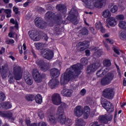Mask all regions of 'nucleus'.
<instances>
[{"instance_id": "nucleus-1", "label": "nucleus", "mask_w": 126, "mask_h": 126, "mask_svg": "<svg viewBox=\"0 0 126 126\" xmlns=\"http://www.w3.org/2000/svg\"><path fill=\"white\" fill-rule=\"evenodd\" d=\"M81 69H83V65L80 63L72 65L62 75L61 78L62 84L67 83L70 79L78 78V75L81 73Z\"/></svg>"}, {"instance_id": "nucleus-2", "label": "nucleus", "mask_w": 126, "mask_h": 126, "mask_svg": "<svg viewBox=\"0 0 126 126\" xmlns=\"http://www.w3.org/2000/svg\"><path fill=\"white\" fill-rule=\"evenodd\" d=\"M86 4L87 8H102L103 5L106 4V0H83Z\"/></svg>"}, {"instance_id": "nucleus-3", "label": "nucleus", "mask_w": 126, "mask_h": 126, "mask_svg": "<svg viewBox=\"0 0 126 126\" xmlns=\"http://www.w3.org/2000/svg\"><path fill=\"white\" fill-rule=\"evenodd\" d=\"M35 24L37 27L38 28H41V29H44L46 28V26H50L52 27L54 26V19L48 20L47 22H46L43 20L41 18H36L35 19Z\"/></svg>"}, {"instance_id": "nucleus-4", "label": "nucleus", "mask_w": 126, "mask_h": 126, "mask_svg": "<svg viewBox=\"0 0 126 126\" xmlns=\"http://www.w3.org/2000/svg\"><path fill=\"white\" fill-rule=\"evenodd\" d=\"M45 19L48 20L50 19H53L55 23H60L62 21V14L60 13H54L52 11H48L45 16Z\"/></svg>"}, {"instance_id": "nucleus-5", "label": "nucleus", "mask_w": 126, "mask_h": 126, "mask_svg": "<svg viewBox=\"0 0 126 126\" xmlns=\"http://www.w3.org/2000/svg\"><path fill=\"white\" fill-rule=\"evenodd\" d=\"M115 78V75L112 72L107 73L105 76L101 79V84L102 85H108L112 82Z\"/></svg>"}, {"instance_id": "nucleus-6", "label": "nucleus", "mask_w": 126, "mask_h": 126, "mask_svg": "<svg viewBox=\"0 0 126 126\" xmlns=\"http://www.w3.org/2000/svg\"><path fill=\"white\" fill-rule=\"evenodd\" d=\"M101 105L104 109L106 110L108 113H112V112H114V110H115L114 109V105H113V104L105 98L102 99Z\"/></svg>"}, {"instance_id": "nucleus-7", "label": "nucleus", "mask_w": 126, "mask_h": 126, "mask_svg": "<svg viewBox=\"0 0 126 126\" xmlns=\"http://www.w3.org/2000/svg\"><path fill=\"white\" fill-rule=\"evenodd\" d=\"M76 14H77V11H76L75 9L72 8L69 12V15L67 17L68 20H69L72 23H73L75 25L78 23Z\"/></svg>"}, {"instance_id": "nucleus-8", "label": "nucleus", "mask_w": 126, "mask_h": 126, "mask_svg": "<svg viewBox=\"0 0 126 126\" xmlns=\"http://www.w3.org/2000/svg\"><path fill=\"white\" fill-rule=\"evenodd\" d=\"M114 95L115 92H114V90L111 88H106L103 90L102 93V96L104 98L109 100H112Z\"/></svg>"}, {"instance_id": "nucleus-9", "label": "nucleus", "mask_w": 126, "mask_h": 126, "mask_svg": "<svg viewBox=\"0 0 126 126\" xmlns=\"http://www.w3.org/2000/svg\"><path fill=\"white\" fill-rule=\"evenodd\" d=\"M32 76L33 77V79H34L35 81L37 83H40V82H42L43 81V78H45L46 77V75H43L42 76L39 73L38 70L36 68H34L32 70Z\"/></svg>"}, {"instance_id": "nucleus-10", "label": "nucleus", "mask_w": 126, "mask_h": 126, "mask_svg": "<svg viewBox=\"0 0 126 126\" xmlns=\"http://www.w3.org/2000/svg\"><path fill=\"white\" fill-rule=\"evenodd\" d=\"M14 78L16 80H20L22 77L23 71L21 70V67L19 66H16L14 67L13 72Z\"/></svg>"}, {"instance_id": "nucleus-11", "label": "nucleus", "mask_w": 126, "mask_h": 126, "mask_svg": "<svg viewBox=\"0 0 126 126\" xmlns=\"http://www.w3.org/2000/svg\"><path fill=\"white\" fill-rule=\"evenodd\" d=\"M100 65H101V63L99 61L94 64L90 65L87 69V73L88 74H91V73L97 70V69L100 67Z\"/></svg>"}, {"instance_id": "nucleus-12", "label": "nucleus", "mask_w": 126, "mask_h": 126, "mask_svg": "<svg viewBox=\"0 0 126 126\" xmlns=\"http://www.w3.org/2000/svg\"><path fill=\"white\" fill-rule=\"evenodd\" d=\"M40 53L44 59L46 60H52L54 57V53L51 50L48 49H41Z\"/></svg>"}, {"instance_id": "nucleus-13", "label": "nucleus", "mask_w": 126, "mask_h": 126, "mask_svg": "<svg viewBox=\"0 0 126 126\" xmlns=\"http://www.w3.org/2000/svg\"><path fill=\"white\" fill-rule=\"evenodd\" d=\"M113 119V116L111 114H105L104 115H101L99 117V120L103 124H107L109 122H111Z\"/></svg>"}, {"instance_id": "nucleus-14", "label": "nucleus", "mask_w": 126, "mask_h": 126, "mask_svg": "<svg viewBox=\"0 0 126 126\" xmlns=\"http://www.w3.org/2000/svg\"><path fill=\"white\" fill-rule=\"evenodd\" d=\"M64 117H65L64 116V110L62 106H59L56 113V118H57L58 121L60 122V121L64 118Z\"/></svg>"}, {"instance_id": "nucleus-15", "label": "nucleus", "mask_w": 126, "mask_h": 126, "mask_svg": "<svg viewBox=\"0 0 126 126\" xmlns=\"http://www.w3.org/2000/svg\"><path fill=\"white\" fill-rule=\"evenodd\" d=\"M52 100L53 104H54V105H56L57 106L61 105V103H62V98H61V96H60V94H54L52 96Z\"/></svg>"}, {"instance_id": "nucleus-16", "label": "nucleus", "mask_w": 126, "mask_h": 126, "mask_svg": "<svg viewBox=\"0 0 126 126\" xmlns=\"http://www.w3.org/2000/svg\"><path fill=\"white\" fill-rule=\"evenodd\" d=\"M74 115L79 118L83 115V108L80 106H77L74 109Z\"/></svg>"}, {"instance_id": "nucleus-17", "label": "nucleus", "mask_w": 126, "mask_h": 126, "mask_svg": "<svg viewBox=\"0 0 126 126\" xmlns=\"http://www.w3.org/2000/svg\"><path fill=\"white\" fill-rule=\"evenodd\" d=\"M58 122L61 124V125H65V126H70L72 125V120L69 118H66L65 117L61 119V120H60Z\"/></svg>"}, {"instance_id": "nucleus-18", "label": "nucleus", "mask_w": 126, "mask_h": 126, "mask_svg": "<svg viewBox=\"0 0 126 126\" xmlns=\"http://www.w3.org/2000/svg\"><path fill=\"white\" fill-rule=\"evenodd\" d=\"M24 78L28 85H32L33 84V79H32V77H31V75L29 74L27 75L26 74V72H24Z\"/></svg>"}, {"instance_id": "nucleus-19", "label": "nucleus", "mask_w": 126, "mask_h": 126, "mask_svg": "<svg viewBox=\"0 0 126 126\" xmlns=\"http://www.w3.org/2000/svg\"><path fill=\"white\" fill-rule=\"evenodd\" d=\"M79 46L81 47L80 49V51L82 52V51H84V50H86L87 48L89 47V41H84L81 42L79 43Z\"/></svg>"}, {"instance_id": "nucleus-20", "label": "nucleus", "mask_w": 126, "mask_h": 126, "mask_svg": "<svg viewBox=\"0 0 126 126\" xmlns=\"http://www.w3.org/2000/svg\"><path fill=\"white\" fill-rule=\"evenodd\" d=\"M61 72L60 70L57 68H53L50 70V74L51 76L53 77V78H57L60 76Z\"/></svg>"}, {"instance_id": "nucleus-21", "label": "nucleus", "mask_w": 126, "mask_h": 126, "mask_svg": "<svg viewBox=\"0 0 126 126\" xmlns=\"http://www.w3.org/2000/svg\"><path fill=\"white\" fill-rule=\"evenodd\" d=\"M56 9H57L58 11H60L59 12H58V13H60L61 15H63V14L64 13V12L66 11V8H65V6L62 4L57 5Z\"/></svg>"}, {"instance_id": "nucleus-22", "label": "nucleus", "mask_w": 126, "mask_h": 126, "mask_svg": "<svg viewBox=\"0 0 126 126\" xmlns=\"http://www.w3.org/2000/svg\"><path fill=\"white\" fill-rule=\"evenodd\" d=\"M59 80L57 79H52L48 83V85L50 87H51V89H54V88L58 87V85H59Z\"/></svg>"}, {"instance_id": "nucleus-23", "label": "nucleus", "mask_w": 126, "mask_h": 126, "mask_svg": "<svg viewBox=\"0 0 126 126\" xmlns=\"http://www.w3.org/2000/svg\"><path fill=\"white\" fill-rule=\"evenodd\" d=\"M61 94L64 97H70L71 95H72V90L68 89H64L62 91Z\"/></svg>"}, {"instance_id": "nucleus-24", "label": "nucleus", "mask_w": 126, "mask_h": 126, "mask_svg": "<svg viewBox=\"0 0 126 126\" xmlns=\"http://www.w3.org/2000/svg\"><path fill=\"white\" fill-rule=\"evenodd\" d=\"M106 22L111 27H115V26L117 25V21H116V19L113 17L107 18Z\"/></svg>"}, {"instance_id": "nucleus-25", "label": "nucleus", "mask_w": 126, "mask_h": 126, "mask_svg": "<svg viewBox=\"0 0 126 126\" xmlns=\"http://www.w3.org/2000/svg\"><path fill=\"white\" fill-rule=\"evenodd\" d=\"M90 107L89 106H86L84 108V119H88V117H89L90 115Z\"/></svg>"}, {"instance_id": "nucleus-26", "label": "nucleus", "mask_w": 126, "mask_h": 126, "mask_svg": "<svg viewBox=\"0 0 126 126\" xmlns=\"http://www.w3.org/2000/svg\"><path fill=\"white\" fill-rule=\"evenodd\" d=\"M108 71H109V68L108 67L105 68L103 71H102V69H100L97 72L96 75L98 77H102Z\"/></svg>"}, {"instance_id": "nucleus-27", "label": "nucleus", "mask_w": 126, "mask_h": 126, "mask_svg": "<svg viewBox=\"0 0 126 126\" xmlns=\"http://www.w3.org/2000/svg\"><path fill=\"white\" fill-rule=\"evenodd\" d=\"M118 6L115 5H113V4H110L109 6V9L111 12L113 13H115V12H117L118 11Z\"/></svg>"}, {"instance_id": "nucleus-28", "label": "nucleus", "mask_w": 126, "mask_h": 126, "mask_svg": "<svg viewBox=\"0 0 126 126\" xmlns=\"http://www.w3.org/2000/svg\"><path fill=\"white\" fill-rule=\"evenodd\" d=\"M34 99L37 104H41L42 102H43V98L41 94H38L36 96L34 95Z\"/></svg>"}, {"instance_id": "nucleus-29", "label": "nucleus", "mask_w": 126, "mask_h": 126, "mask_svg": "<svg viewBox=\"0 0 126 126\" xmlns=\"http://www.w3.org/2000/svg\"><path fill=\"white\" fill-rule=\"evenodd\" d=\"M29 35L31 39L33 40L35 38V36H37V35H38V32L34 30L30 31L29 32Z\"/></svg>"}, {"instance_id": "nucleus-30", "label": "nucleus", "mask_w": 126, "mask_h": 126, "mask_svg": "<svg viewBox=\"0 0 126 126\" xmlns=\"http://www.w3.org/2000/svg\"><path fill=\"white\" fill-rule=\"evenodd\" d=\"M0 106H1L2 108L6 109V110H7L8 109H10V108L12 107V106L8 102L1 103Z\"/></svg>"}, {"instance_id": "nucleus-31", "label": "nucleus", "mask_w": 126, "mask_h": 126, "mask_svg": "<svg viewBox=\"0 0 126 126\" xmlns=\"http://www.w3.org/2000/svg\"><path fill=\"white\" fill-rule=\"evenodd\" d=\"M4 117L3 118H7V119H11V120H13L12 118V113L10 112V111H6L4 113Z\"/></svg>"}, {"instance_id": "nucleus-32", "label": "nucleus", "mask_w": 126, "mask_h": 126, "mask_svg": "<svg viewBox=\"0 0 126 126\" xmlns=\"http://www.w3.org/2000/svg\"><path fill=\"white\" fill-rule=\"evenodd\" d=\"M102 16L104 18H107V17H110L111 16V12L109 9H106L103 11L102 13Z\"/></svg>"}, {"instance_id": "nucleus-33", "label": "nucleus", "mask_w": 126, "mask_h": 126, "mask_svg": "<svg viewBox=\"0 0 126 126\" xmlns=\"http://www.w3.org/2000/svg\"><path fill=\"white\" fill-rule=\"evenodd\" d=\"M50 66V64L49 63H44V64L40 67V69L43 70V71H46L49 69Z\"/></svg>"}, {"instance_id": "nucleus-34", "label": "nucleus", "mask_w": 126, "mask_h": 126, "mask_svg": "<svg viewBox=\"0 0 126 126\" xmlns=\"http://www.w3.org/2000/svg\"><path fill=\"white\" fill-rule=\"evenodd\" d=\"M83 123H84L83 119L80 118L76 120L75 126H83Z\"/></svg>"}, {"instance_id": "nucleus-35", "label": "nucleus", "mask_w": 126, "mask_h": 126, "mask_svg": "<svg viewBox=\"0 0 126 126\" xmlns=\"http://www.w3.org/2000/svg\"><path fill=\"white\" fill-rule=\"evenodd\" d=\"M26 99L27 101H33L35 99V95L33 94H28L26 95Z\"/></svg>"}, {"instance_id": "nucleus-36", "label": "nucleus", "mask_w": 126, "mask_h": 126, "mask_svg": "<svg viewBox=\"0 0 126 126\" xmlns=\"http://www.w3.org/2000/svg\"><path fill=\"white\" fill-rule=\"evenodd\" d=\"M49 123L51 124V125H56V124H57L56 118L53 116H51L50 117H49Z\"/></svg>"}, {"instance_id": "nucleus-37", "label": "nucleus", "mask_w": 126, "mask_h": 126, "mask_svg": "<svg viewBox=\"0 0 126 126\" xmlns=\"http://www.w3.org/2000/svg\"><path fill=\"white\" fill-rule=\"evenodd\" d=\"M112 63H111V61L110 60H104L103 61V65L106 66V67H109L111 66Z\"/></svg>"}, {"instance_id": "nucleus-38", "label": "nucleus", "mask_w": 126, "mask_h": 126, "mask_svg": "<svg viewBox=\"0 0 126 126\" xmlns=\"http://www.w3.org/2000/svg\"><path fill=\"white\" fill-rule=\"evenodd\" d=\"M88 30H87V29L86 28H84L81 30V34L84 36L88 35Z\"/></svg>"}, {"instance_id": "nucleus-39", "label": "nucleus", "mask_w": 126, "mask_h": 126, "mask_svg": "<svg viewBox=\"0 0 126 126\" xmlns=\"http://www.w3.org/2000/svg\"><path fill=\"white\" fill-rule=\"evenodd\" d=\"M37 65H39V66H40V67L44 65V64H45V61H44V60H42V59H38L36 61V62Z\"/></svg>"}, {"instance_id": "nucleus-40", "label": "nucleus", "mask_w": 126, "mask_h": 126, "mask_svg": "<svg viewBox=\"0 0 126 126\" xmlns=\"http://www.w3.org/2000/svg\"><path fill=\"white\" fill-rule=\"evenodd\" d=\"M4 12L7 14L6 17L7 18H9V17H11V10L9 9H6L4 10Z\"/></svg>"}, {"instance_id": "nucleus-41", "label": "nucleus", "mask_w": 126, "mask_h": 126, "mask_svg": "<svg viewBox=\"0 0 126 126\" xmlns=\"http://www.w3.org/2000/svg\"><path fill=\"white\" fill-rule=\"evenodd\" d=\"M119 27L122 29H126V22L123 21L120 22L119 24Z\"/></svg>"}, {"instance_id": "nucleus-42", "label": "nucleus", "mask_w": 126, "mask_h": 126, "mask_svg": "<svg viewBox=\"0 0 126 126\" xmlns=\"http://www.w3.org/2000/svg\"><path fill=\"white\" fill-rule=\"evenodd\" d=\"M81 63L83 64V65H85L88 64V59L86 58H83L81 59Z\"/></svg>"}, {"instance_id": "nucleus-43", "label": "nucleus", "mask_w": 126, "mask_h": 126, "mask_svg": "<svg viewBox=\"0 0 126 126\" xmlns=\"http://www.w3.org/2000/svg\"><path fill=\"white\" fill-rule=\"evenodd\" d=\"M103 54V52L101 50H97L94 54V56L96 57V58H99L101 56V55Z\"/></svg>"}, {"instance_id": "nucleus-44", "label": "nucleus", "mask_w": 126, "mask_h": 126, "mask_svg": "<svg viewBox=\"0 0 126 126\" xmlns=\"http://www.w3.org/2000/svg\"><path fill=\"white\" fill-rule=\"evenodd\" d=\"M1 76L2 78H6L7 76V72L6 71H4V70L3 69L1 73Z\"/></svg>"}, {"instance_id": "nucleus-45", "label": "nucleus", "mask_w": 126, "mask_h": 126, "mask_svg": "<svg viewBox=\"0 0 126 126\" xmlns=\"http://www.w3.org/2000/svg\"><path fill=\"white\" fill-rule=\"evenodd\" d=\"M120 36L121 39H126V31L122 32L120 33Z\"/></svg>"}, {"instance_id": "nucleus-46", "label": "nucleus", "mask_w": 126, "mask_h": 126, "mask_svg": "<svg viewBox=\"0 0 126 126\" xmlns=\"http://www.w3.org/2000/svg\"><path fill=\"white\" fill-rule=\"evenodd\" d=\"M8 77H9L8 81L9 83H13L14 82V79L13 78L12 75L10 74H9Z\"/></svg>"}, {"instance_id": "nucleus-47", "label": "nucleus", "mask_w": 126, "mask_h": 126, "mask_svg": "<svg viewBox=\"0 0 126 126\" xmlns=\"http://www.w3.org/2000/svg\"><path fill=\"white\" fill-rule=\"evenodd\" d=\"M44 46H45V43L43 42L38 43L36 45V48L37 49H42V48H43Z\"/></svg>"}, {"instance_id": "nucleus-48", "label": "nucleus", "mask_w": 126, "mask_h": 126, "mask_svg": "<svg viewBox=\"0 0 126 126\" xmlns=\"http://www.w3.org/2000/svg\"><path fill=\"white\" fill-rule=\"evenodd\" d=\"M5 99V95L4 93H0V102H2V101H4Z\"/></svg>"}, {"instance_id": "nucleus-49", "label": "nucleus", "mask_w": 126, "mask_h": 126, "mask_svg": "<svg viewBox=\"0 0 126 126\" xmlns=\"http://www.w3.org/2000/svg\"><path fill=\"white\" fill-rule=\"evenodd\" d=\"M116 18L118 20H124L125 19V16L124 15H118L116 16Z\"/></svg>"}, {"instance_id": "nucleus-50", "label": "nucleus", "mask_w": 126, "mask_h": 126, "mask_svg": "<svg viewBox=\"0 0 126 126\" xmlns=\"http://www.w3.org/2000/svg\"><path fill=\"white\" fill-rule=\"evenodd\" d=\"M36 10L40 13H42V12H44V11H45V9L41 7H36Z\"/></svg>"}, {"instance_id": "nucleus-51", "label": "nucleus", "mask_w": 126, "mask_h": 126, "mask_svg": "<svg viewBox=\"0 0 126 126\" xmlns=\"http://www.w3.org/2000/svg\"><path fill=\"white\" fill-rule=\"evenodd\" d=\"M95 28L97 30H99L100 29V28L102 26V23H99V24L98 23H95Z\"/></svg>"}, {"instance_id": "nucleus-52", "label": "nucleus", "mask_w": 126, "mask_h": 126, "mask_svg": "<svg viewBox=\"0 0 126 126\" xmlns=\"http://www.w3.org/2000/svg\"><path fill=\"white\" fill-rule=\"evenodd\" d=\"M113 50L118 55H120V51L119 50V49L116 47H113Z\"/></svg>"}, {"instance_id": "nucleus-53", "label": "nucleus", "mask_w": 126, "mask_h": 126, "mask_svg": "<svg viewBox=\"0 0 126 126\" xmlns=\"http://www.w3.org/2000/svg\"><path fill=\"white\" fill-rule=\"evenodd\" d=\"M80 95L81 96H84L86 94V90L85 89H83L80 92Z\"/></svg>"}, {"instance_id": "nucleus-54", "label": "nucleus", "mask_w": 126, "mask_h": 126, "mask_svg": "<svg viewBox=\"0 0 126 126\" xmlns=\"http://www.w3.org/2000/svg\"><path fill=\"white\" fill-rule=\"evenodd\" d=\"M25 123L27 126H31V121H30V119H26L25 120Z\"/></svg>"}, {"instance_id": "nucleus-55", "label": "nucleus", "mask_w": 126, "mask_h": 126, "mask_svg": "<svg viewBox=\"0 0 126 126\" xmlns=\"http://www.w3.org/2000/svg\"><path fill=\"white\" fill-rule=\"evenodd\" d=\"M87 102H88L89 104H92V102H93V99H92V97H88L87 98Z\"/></svg>"}, {"instance_id": "nucleus-56", "label": "nucleus", "mask_w": 126, "mask_h": 126, "mask_svg": "<svg viewBox=\"0 0 126 126\" xmlns=\"http://www.w3.org/2000/svg\"><path fill=\"white\" fill-rule=\"evenodd\" d=\"M6 43L8 45H9V44H13L14 43V40L13 39H9L6 40Z\"/></svg>"}, {"instance_id": "nucleus-57", "label": "nucleus", "mask_w": 126, "mask_h": 126, "mask_svg": "<svg viewBox=\"0 0 126 126\" xmlns=\"http://www.w3.org/2000/svg\"><path fill=\"white\" fill-rule=\"evenodd\" d=\"M106 40L107 41V43H108L109 44H114V43H115V41L113 39L107 38Z\"/></svg>"}, {"instance_id": "nucleus-58", "label": "nucleus", "mask_w": 126, "mask_h": 126, "mask_svg": "<svg viewBox=\"0 0 126 126\" xmlns=\"http://www.w3.org/2000/svg\"><path fill=\"white\" fill-rule=\"evenodd\" d=\"M91 126H100V125L98 123V122L95 121L91 124Z\"/></svg>"}, {"instance_id": "nucleus-59", "label": "nucleus", "mask_w": 126, "mask_h": 126, "mask_svg": "<svg viewBox=\"0 0 126 126\" xmlns=\"http://www.w3.org/2000/svg\"><path fill=\"white\" fill-rule=\"evenodd\" d=\"M54 30L56 32H60V25H56L54 27Z\"/></svg>"}, {"instance_id": "nucleus-60", "label": "nucleus", "mask_w": 126, "mask_h": 126, "mask_svg": "<svg viewBox=\"0 0 126 126\" xmlns=\"http://www.w3.org/2000/svg\"><path fill=\"white\" fill-rule=\"evenodd\" d=\"M42 39L47 42L48 41V39H49V37H48V35L44 34L43 35Z\"/></svg>"}, {"instance_id": "nucleus-61", "label": "nucleus", "mask_w": 126, "mask_h": 126, "mask_svg": "<svg viewBox=\"0 0 126 126\" xmlns=\"http://www.w3.org/2000/svg\"><path fill=\"white\" fill-rule=\"evenodd\" d=\"M38 126H47V124L45 122L38 123Z\"/></svg>"}, {"instance_id": "nucleus-62", "label": "nucleus", "mask_w": 126, "mask_h": 126, "mask_svg": "<svg viewBox=\"0 0 126 126\" xmlns=\"http://www.w3.org/2000/svg\"><path fill=\"white\" fill-rule=\"evenodd\" d=\"M90 31H91L92 33L94 34V35H95V34H96V31H95V29H94V28L93 27H91L90 28Z\"/></svg>"}, {"instance_id": "nucleus-63", "label": "nucleus", "mask_w": 126, "mask_h": 126, "mask_svg": "<svg viewBox=\"0 0 126 126\" xmlns=\"http://www.w3.org/2000/svg\"><path fill=\"white\" fill-rule=\"evenodd\" d=\"M40 39H41L40 35H36L34 37L33 40V41H39Z\"/></svg>"}, {"instance_id": "nucleus-64", "label": "nucleus", "mask_w": 126, "mask_h": 126, "mask_svg": "<svg viewBox=\"0 0 126 126\" xmlns=\"http://www.w3.org/2000/svg\"><path fill=\"white\" fill-rule=\"evenodd\" d=\"M5 53V48L2 47L0 51V55H2Z\"/></svg>"}]
</instances>
